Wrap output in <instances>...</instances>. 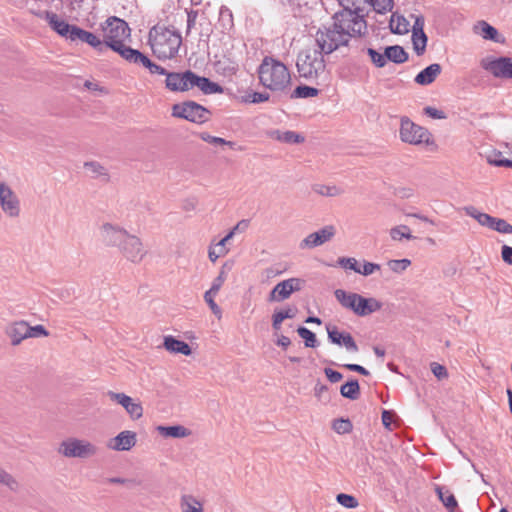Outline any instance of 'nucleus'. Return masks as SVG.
I'll use <instances>...</instances> for the list:
<instances>
[{"label":"nucleus","instance_id":"37998d69","mask_svg":"<svg viewBox=\"0 0 512 512\" xmlns=\"http://www.w3.org/2000/svg\"><path fill=\"white\" fill-rule=\"evenodd\" d=\"M413 47L417 55H422L426 49L427 36L424 32H412Z\"/></svg>","mask_w":512,"mask_h":512},{"label":"nucleus","instance_id":"f257e3e1","mask_svg":"<svg viewBox=\"0 0 512 512\" xmlns=\"http://www.w3.org/2000/svg\"><path fill=\"white\" fill-rule=\"evenodd\" d=\"M349 13H335L330 23L321 25L315 34V42L326 55L341 47L348 46L350 40L367 33V23L348 18Z\"/></svg>","mask_w":512,"mask_h":512},{"label":"nucleus","instance_id":"aec40b11","mask_svg":"<svg viewBox=\"0 0 512 512\" xmlns=\"http://www.w3.org/2000/svg\"><path fill=\"white\" fill-rule=\"evenodd\" d=\"M45 17L55 32H57L60 36L65 37L66 39L74 41V29H77L78 26L70 25L65 20L60 19L58 15L53 12L47 11L45 13Z\"/></svg>","mask_w":512,"mask_h":512},{"label":"nucleus","instance_id":"412c9836","mask_svg":"<svg viewBox=\"0 0 512 512\" xmlns=\"http://www.w3.org/2000/svg\"><path fill=\"white\" fill-rule=\"evenodd\" d=\"M136 442V433L130 430H125L110 439L107 446L114 451H129L136 445Z\"/></svg>","mask_w":512,"mask_h":512},{"label":"nucleus","instance_id":"9d476101","mask_svg":"<svg viewBox=\"0 0 512 512\" xmlns=\"http://www.w3.org/2000/svg\"><path fill=\"white\" fill-rule=\"evenodd\" d=\"M480 66L495 78L512 79V59L510 57L487 56L481 59Z\"/></svg>","mask_w":512,"mask_h":512},{"label":"nucleus","instance_id":"c756f323","mask_svg":"<svg viewBox=\"0 0 512 512\" xmlns=\"http://www.w3.org/2000/svg\"><path fill=\"white\" fill-rule=\"evenodd\" d=\"M127 53L128 54H126V56L123 58L125 61L129 62L130 64L142 66L148 71L154 63L148 56L137 49L132 48L131 50L127 51Z\"/></svg>","mask_w":512,"mask_h":512},{"label":"nucleus","instance_id":"c03bdc74","mask_svg":"<svg viewBox=\"0 0 512 512\" xmlns=\"http://www.w3.org/2000/svg\"><path fill=\"white\" fill-rule=\"evenodd\" d=\"M410 265L411 261L407 258L392 259L387 262L388 268L396 274L403 273Z\"/></svg>","mask_w":512,"mask_h":512},{"label":"nucleus","instance_id":"338daca9","mask_svg":"<svg viewBox=\"0 0 512 512\" xmlns=\"http://www.w3.org/2000/svg\"><path fill=\"white\" fill-rule=\"evenodd\" d=\"M342 367H344L350 371L358 372L364 376H368L370 374L366 368H364L363 366L358 365V364H344V365H342Z\"/></svg>","mask_w":512,"mask_h":512},{"label":"nucleus","instance_id":"864d4df0","mask_svg":"<svg viewBox=\"0 0 512 512\" xmlns=\"http://www.w3.org/2000/svg\"><path fill=\"white\" fill-rule=\"evenodd\" d=\"M337 264L346 270H352L355 273H358L360 263L353 257H340L337 260Z\"/></svg>","mask_w":512,"mask_h":512},{"label":"nucleus","instance_id":"13d9d810","mask_svg":"<svg viewBox=\"0 0 512 512\" xmlns=\"http://www.w3.org/2000/svg\"><path fill=\"white\" fill-rule=\"evenodd\" d=\"M224 267L225 266L221 268L219 275L213 280L212 285L208 291L218 294L227 277Z\"/></svg>","mask_w":512,"mask_h":512},{"label":"nucleus","instance_id":"4d7b16f0","mask_svg":"<svg viewBox=\"0 0 512 512\" xmlns=\"http://www.w3.org/2000/svg\"><path fill=\"white\" fill-rule=\"evenodd\" d=\"M48 334L43 325L29 326L27 323V338L46 337Z\"/></svg>","mask_w":512,"mask_h":512},{"label":"nucleus","instance_id":"a19ab883","mask_svg":"<svg viewBox=\"0 0 512 512\" xmlns=\"http://www.w3.org/2000/svg\"><path fill=\"white\" fill-rule=\"evenodd\" d=\"M219 23L224 31L229 32L234 26L232 11L222 6L219 11Z\"/></svg>","mask_w":512,"mask_h":512},{"label":"nucleus","instance_id":"4c0bfd02","mask_svg":"<svg viewBox=\"0 0 512 512\" xmlns=\"http://www.w3.org/2000/svg\"><path fill=\"white\" fill-rule=\"evenodd\" d=\"M0 486L15 492L19 488V482L11 473L0 467Z\"/></svg>","mask_w":512,"mask_h":512},{"label":"nucleus","instance_id":"f704fd0d","mask_svg":"<svg viewBox=\"0 0 512 512\" xmlns=\"http://www.w3.org/2000/svg\"><path fill=\"white\" fill-rule=\"evenodd\" d=\"M297 309L292 307H287L285 309L275 311L272 315V327L275 331L281 329V324L285 319L294 318L296 315Z\"/></svg>","mask_w":512,"mask_h":512},{"label":"nucleus","instance_id":"5701e85b","mask_svg":"<svg viewBox=\"0 0 512 512\" xmlns=\"http://www.w3.org/2000/svg\"><path fill=\"white\" fill-rule=\"evenodd\" d=\"M5 334L9 337L13 346L19 345L27 339V322L15 321L8 324L5 328Z\"/></svg>","mask_w":512,"mask_h":512},{"label":"nucleus","instance_id":"393cba45","mask_svg":"<svg viewBox=\"0 0 512 512\" xmlns=\"http://www.w3.org/2000/svg\"><path fill=\"white\" fill-rule=\"evenodd\" d=\"M338 2L342 7V10L338 11L337 13H349L351 14V19L355 21L360 19L363 23H367L364 18L363 9L361 6L363 0H338Z\"/></svg>","mask_w":512,"mask_h":512},{"label":"nucleus","instance_id":"58836bf2","mask_svg":"<svg viewBox=\"0 0 512 512\" xmlns=\"http://www.w3.org/2000/svg\"><path fill=\"white\" fill-rule=\"evenodd\" d=\"M390 237L394 241H402L403 239L412 240L414 236L411 229L407 225H398L390 229Z\"/></svg>","mask_w":512,"mask_h":512},{"label":"nucleus","instance_id":"49530a36","mask_svg":"<svg viewBox=\"0 0 512 512\" xmlns=\"http://www.w3.org/2000/svg\"><path fill=\"white\" fill-rule=\"evenodd\" d=\"M270 98L268 93L265 92H251L247 93L245 96L242 97V102L244 103H252V104H258L268 101Z\"/></svg>","mask_w":512,"mask_h":512},{"label":"nucleus","instance_id":"de8ad7c7","mask_svg":"<svg viewBox=\"0 0 512 512\" xmlns=\"http://www.w3.org/2000/svg\"><path fill=\"white\" fill-rule=\"evenodd\" d=\"M363 2L370 4L378 13H385L393 8V0H363Z\"/></svg>","mask_w":512,"mask_h":512},{"label":"nucleus","instance_id":"f3484780","mask_svg":"<svg viewBox=\"0 0 512 512\" xmlns=\"http://www.w3.org/2000/svg\"><path fill=\"white\" fill-rule=\"evenodd\" d=\"M193 72H170L165 78V87L172 92H185L191 89Z\"/></svg>","mask_w":512,"mask_h":512},{"label":"nucleus","instance_id":"473e14b6","mask_svg":"<svg viewBox=\"0 0 512 512\" xmlns=\"http://www.w3.org/2000/svg\"><path fill=\"white\" fill-rule=\"evenodd\" d=\"M386 60L395 64H402L408 60V53L402 46L393 45L385 48Z\"/></svg>","mask_w":512,"mask_h":512},{"label":"nucleus","instance_id":"cd10ccee","mask_svg":"<svg viewBox=\"0 0 512 512\" xmlns=\"http://www.w3.org/2000/svg\"><path fill=\"white\" fill-rule=\"evenodd\" d=\"M435 492L448 512H455L458 507L455 496L446 487L440 485H435Z\"/></svg>","mask_w":512,"mask_h":512},{"label":"nucleus","instance_id":"ea45409f","mask_svg":"<svg viewBox=\"0 0 512 512\" xmlns=\"http://www.w3.org/2000/svg\"><path fill=\"white\" fill-rule=\"evenodd\" d=\"M390 28L393 33L405 34L409 31V22L402 16L392 15Z\"/></svg>","mask_w":512,"mask_h":512},{"label":"nucleus","instance_id":"c9c22d12","mask_svg":"<svg viewBox=\"0 0 512 512\" xmlns=\"http://www.w3.org/2000/svg\"><path fill=\"white\" fill-rule=\"evenodd\" d=\"M340 393L345 398L356 400L360 395V387L358 381L353 379L343 384L340 388Z\"/></svg>","mask_w":512,"mask_h":512},{"label":"nucleus","instance_id":"8fccbe9b","mask_svg":"<svg viewBox=\"0 0 512 512\" xmlns=\"http://www.w3.org/2000/svg\"><path fill=\"white\" fill-rule=\"evenodd\" d=\"M200 138L207 142V143H210V144H213V145H226V146H229L230 148L234 149L235 148V143L232 142V141H227L225 140L224 138H221V137H216V136H212L206 132L204 133H201L200 134Z\"/></svg>","mask_w":512,"mask_h":512},{"label":"nucleus","instance_id":"e433bc0d","mask_svg":"<svg viewBox=\"0 0 512 512\" xmlns=\"http://www.w3.org/2000/svg\"><path fill=\"white\" fill-rule=\"evenodd\" d=\"M273 137L281 142L294 144L304 141V137L293 131H280L273 132Z\"/></svg>","mask_w":512,"mask_h":512},{"label":"nucleus","instance_id":"0eeeda50","mask_svg":"<svg viewBox=\"0 0 512 512\" xmlns=\"http://www.w3.org/2000/svg\"><path fill=\"white\" fill-rule=\"evenodd\" d=\"M58 452L67 458L86 459L94 457L98 448L88 440L70 437L60 443Z\"/></svg>","mask_w":512,"mask_h":512},{"label":"nucleus","instance_id":"09e8293b","mask_svg":"<svg viewBox=\"0 0 512 512\" xmlns=\"http://www.w3.org/2000/svg\"><path fill=\"white\" fill-rule=\"evenodd\" d=\"M336 500L341 506L348 509L357 508L359 505L358 500L354 496L345 493L338 494Z\"/></svg>","mask_w":512,"mask_h":512},{"label":"nucleus","instance_id":"2f4dec72","mask_svg":"<svg viewBox=\"0 0 512 512\" xmlns=\"http://www.w3.org/2000/svg\"><path fill=\"white\" fill-rule=\"evenodd\" d=\"M181 512H203L202 503L191 494H184L180 498Z\"/></svg>","mask_w":512,"mask_h":512},{"label":"nucleus","instance_id":"72a5a7b5","mask_svg":"<svg viewBox=\"0 0 512 512\" xmlns=\"http://www.w3.org/2000/svg\"><path fill=\"white\" fill-rule=\"evenodd\" d=\"M157 430L163 437L184 438L190 435V431L181 425L158 426Z\"/></svg>","mask_w":512,"mask_h":512},{"label":"nucleus","instance_id":"c85d7f7f","mask_svg":"<svg viewBox=\"0 0 512 512\" xmlns=\"http://www.w3.org/2000/svg\"><path fill=\"white\" fill-rule=\"evenodd\" d=\"M164 347L171 353H180L186 356L192 353L190 346L186 342L175 339L173 336H166L164 338Z\"/></svg>","mask_w":512,"mask_h":512},{"label":"nucleus","instance_id":"79ce46f5","mask_svg":"<svg viewBox=\"0 0 512 512\" xmlns=\"http://www.w3.org/2000/svg\"><path fill=\"white\" fill-rule=\"evenodd\" d=\"M314 192L322 196L336 197L343 193V190L338 186H329L323 184H317L313 187Z\"/></svg>","mask_w":512,"mask_h":512},{"label":"nucleus","instance_id":"0e129e2a","mask_svg":"<svg viewBox=\"0 0 512 512\" xmlns=\"http://www.w3.org/2000/svg\"><path fill=\"white\" fill-rule=\"evenodd\" d=\"M324 373L331 383H337L343 378V375L340 372L331 368H325Z\"/></svg>","mask_w":512,"mask_h":512},{"label":"nucleus","instance_id":"4be33fe9","mask_svg":"<svg viewBox=\"0 0 512 512\" xmlns=\"http://www.w3.org/2000/svg\"><path fill=\"white\" fill-rule=\"evenodd\" d=\"M472 30L474 34L482 37L484 40H490L500 44H504L506 42V38L485 20L477 21L473 25Z\"/></svg>","mask_w":512,"mask_h":512},{"label":"nucleus","instance_id":"774afa93","mask_svg":"<svg viewBox=\"0 0 512 512\" xmlns=\"http://www.w3.org/2000/svg\"><path fill=\"white\" fill-rule=\"evenodd\" d=\"M107 481L112 484H126V485H135L136 484L135 480L121 478V477H112V478H109Z\"/></svg>","mask_w":512,"mask_h":512},{"label":"nucleus","instance_id":"f8f14e48","mask_svg":"<svg viewBox=\"0 0 512 512\" xmlns=\"http://www.w3.org/2000/svg\"><path fill=\"white\" fill-rule=\"evenodd\" d=\"M118 251L126 260L135 264L140 263L147 255L142 240L134 234H129Z\"/></svg>","mask_w":512,"mask_h":512},{"label":"nucleus","instance_id":"2eb2a0df","mask_svg":"<svg viewBox=\"0 0 512 512\" xmlns=\"http://www.w3.org/2000/svg\"><path fill=\"white\" fill-rule=\"evenodd\" d=\"M107 396L111 401L121 405L133 420L143 416V407L140 402L135 401L125 393L108 391Z\"/></svg>","mask_w":512,"mask_h":512},{"label":"nucleus","instance_id":"39448f33","mask_svg":"<svg viewBox=\"0 0 512 512\" xmlns=\"http://www.w3.org/2000/svg\"><path fill=\"white\" fill-rule=\"evenodd\" d=\"M335 298L345 309L351 310L359 317H365L381 310L383 304L374 297H364L358 293L346 292L337 289L334 292Z\"/></svg>","mask_w":512,"mask_h":512},{"label":"nucleus","instance_id":"680f3d73","mask_svg":"<svg viewBox=\"0 0 512 512\" xmlns=\"http://www.w3.org/2000/svg\"><path fill=\"white\" fill-rule=\"evenodd\" d=\"M228 252L226 248L210 247L208 250V257L211 262H216L220 256L225 255Z\"/></svg>","mask_w":512,"mask_h":512},{"label":"nucleus","instance_id":"5fc2aeb1","mask_svg":"<svg viewBox=\"0 0 512 512\" xmlns=\"http://www.w3.org/2000/svg\"><path fill=\"white\" fill-rule=\"evenodd\" d=\"M319 93L318 89L310 86H298L294 92L293 96L296 98H309L317 96Z\"/></svg>","mask_w":512,"mask_h":512},{"label":"nucleus","instance_id":"4468645a","mask_svg":"<svg viewBox=\"0 0 512 512\" xmlns=\"http://www.w3.org/2000/svg\"><path fill=\"white\" fill-rule=\"evenodd\" d=\"M129 234L126 229L117 224L107 222L100 227L101 240L108 247L119 249Z\"/></svg>","mask_w":512,"mask_h":512},{"label":"nucleus","instance_id":"423d86ee","mask_svg":"<svg viewBox=\"0 0 512 512\" xmlns=\"http://www.w3.org/2000/svg\"><path fill=\"white\" fill-rule=\"evenodd\" d=\"M324 54L319 48L318 50L301 51L296 62L299 75L308 80L318 79L324 75L326 70Z\"/></svg>","mask_w":512,"mask_h":512},{"label":"nucleus","instance_id":"6ab92c4d","mask_svg":"<svg viewBox=\"0 0 512 512\" xmlns=\"http://www.w3.org/2000/svg\"><path fill=\"white\" fill-rule=\"evenodd\" d=\"M335 235V228L332 225L325 226L322 229L309 234L301 243L300 248H314L320 246L333 238Z\"/></svg>","mask_w":512,"mask_h":512},{"label":"nucleus","instance_id":"b1692460","mask_svg":"<svg viewBox=\"0 0 512 512\" xmlns=\"http://www.w3.org/2000/svg\"><path fill=\"white\" fill-rule=\"evenodd\" d=\"M74 30V41L80 40L83 43H87L98 52L105 51V43L103 42V39H101L99 36L95 35L92 32L83 30L79 27Z\"/></svg>","mask_w":512,"mask_h":512},{"label":"nucleus","instance_id":"e2e57ef3","mask_svg":"<svg viewBox=\"0 0 512 512\" xmlns=\"http://www.w3.org/2000/svg\"><path fill=\"white\" fill-rule=\"evenodd\" d=\"M424 113L433 119H445L446 118V115L443 111L438 110L431 106L425 107Z\"/></svg>","mask_w":512,"mask_h":512},{"label":"nucleus","instance_id":"052dcab7","mask_svg":"<svg viewBox=\"0 0 512 512\" xmlns=\"http://www.w3.org/2000/svg\"><path fill=\"white\" fill-rule=\"evenodd\" d=\"M430 367H431L432 373L434 374V376L437 379L442 380V379H445L448 377V372H447V369L445 366H443L437 362H432L430 364Z\"/></svg>","mask_w":512,"mask_h":512},{"label":"nucleus","instance_id":"20e7f679","mask_svg":"<svg viewBox=\"0 0 512 512\" xmlns=\"http://www.w3.org/2000/svg\"><path fill=\"white\" fill-rule=\"evenodd\" d=\"M260 83L274 92H283L291 84L288 68L280 61L265 57L258 68Z\"/></svg>","mask_w":512,"mask_h":512},{"label":"nucleus","instance_id":"3c124183","mask_svg":"<svg viewBox=\"0 0 512 512\" xmlns=\"http://www.w3.org/2000/svg\"><path fill=\"white\" fill-rule=\"evenodd\" d=\"M380 269V264L364 260L362 263H360L358 274L367 277L378 272Z\"/></svg>","mask_w":512,"mask_h":512},{"label":"nucleus","instance_id":"6e6552de","mask_svg":"<svg viewBox=\"0 0 512 512\" xmlns=\"http://www.w3.org/2000/svg\"><path fill=\"white\" fill-rule=\"evenodd\" d=\"M466 215L474 218L481 226L488 227L491 230L502 234H512V225L505 219L493 217L487 213L480 212L474 206L463 208Z\"/></svg>","mask_w":512,"mask_h":512},{"label":"nucleus","instance_id":"a211bd4d","mask_svg":"<svg viewBox=\"0 0 512 512\" xmlns=\"http://www.w3.org/2000/svg\"><path fill=\"white\" fill-rule=\"evenodd\" d=\"M328 339L331 343L343 346L348 352L356 353L359 351L358 345L348 332H341L336 326H326Z\"/></svg>","mask_w":512,"mask_h":512},{"label":"nucleus","instance_id":"bb28decb","mask_svg":"<svg viewBox=\"0 0 512 512\" xmlns=\"http://www.w3.org/2000/svg\"><path fill=\"white\" fill-rule=\"evenodd\" d=\"M441 71L442 68L440 64H430L416 75L414 81L419 85H429L435 81V79L440 75Z\"/></svg>","mask_w":512,"mask_h":512},{"label":"nucleus","instance_id":"dca6fc26","mask_svg":"<svg viewBox=\"0 0 512 512\" xmlns=\"http://www.w3.org/2000/svg\"><path fill=\"white\" fill-rule=\"evenodd\" d=\"M0 205L2 210L10 217H17L20 213L19 199L5 183H0Z\"/></svg>","mask_w":512,"mask_h":512},{"label":"nucleus","instance_id":"603ef678","mask_svg":"<svg viewBox=\"0 0 512 512\" xmlns=\"http://www.w3.org/2000/svg\"><path fill=\"white\" fill-rule=\"evenodd\" d=\"M216 293H213L211 291H206L204 293V300L208 304L209 308L211 309L212 313L220 319L222 316V310L221 308L216 304L214 301V298L216 297Z\"/></svg>","mask_w":512,"mask_h":512},{"label":"nucleus","instance_id":"a878e982","mask_svg":"<svg viewBox=\"0 0 512 512\" xmlns=\"http://www.w3.org/2000/svg\"><path fill=\"white\" fill-rule=\"evenodd\" d=\"M191 82V89L198 87L206 95L221 93L223 91V88L218 83L212 82L206 77L198 76L194 72Z\"/></svg>","mask_w":512,"mask_h":512},{"label":"nucleus","instance_id":"f03ea898","mask_svg":"<svg viewBox=\"0 0 512 512\" xmlns=\"http://www.w3.org/2000/svg\"><path fill=\"white\" fill-rule=\"evenodd\" d=\"M149 45L153 54L160 60L173 59L182 44L181 34L162 25H156L149 31Z\"/></svg>","mask_w":512,"mask_h":512},{"label":"nucleus","instance_id":"7c9ffc66","mask_svg":"<svg viewBox=\"0 0 512 512\" xmlns=\"http://www.w3.org/2000/svg\"><path fill=\"white\" fill-rule=\"evenodd\" d=\"M84 169L92 178L101 179L102 181L109 180V173L107 169L97 161L85 162Z\"/></svg>","mask_w":512,"mask_h":512},{"label":"nucleus","instance_id":"9b49d317","mask_svg":"<svg viewBox=\"0 0 512 512\" xmlns=\"http://www.w3.org/2000/svg\"><path fill=\"white\" fill-rule=\"evenodd\" d=\"M429 132L413 123L408 118H402L400 126V138L403 142L419 145L429 141Z\"/></svg>","mask_w":512,"mask_h":512},{"label":"nucleus","instance_id":"a18cd8bd","mask_svg":"<svg viewBox=\"0 0 512 512\" xmlns=\"http://www.w3.org/2000/svg\"><path fill=\"white\" fill-rule=\"evenodd\" d=\"M298 335L304 340V344L308 348H314L317 346L316 335L307 329L306 327H299L297 329Z\"/></svg>","mask_w":512,"mask_h":512},{"label":"nucleus","instance_id":"69168bd1","mask_svg":"<svg viewBox=\"0 0 512 512\" xmlns=\"http://www.w3.org/2000/svg\"><path fill=\"white\" fill-rule=\"evenodd\" d=\"M501 257L506 264L512 265V247L503 245L501 248Z\"/></svg>","mask_w":512,"mask_h":512},{"label":"nucleus","instance_id":"bf43d9fd","mask_svg":"<svg viewBox=\"0 0 512 512\" xmlns=\"http://www.w3.org/2000/svg\"><path fill=\"white\" fill-rule=\"evenodd\" d=\"M333 429L339 434H344L350 432L352 425L349 420L338 419L334 421Z\"/></svg>","mask_w":512,"mask_h":512},{"label":"nucleus","instance_id":"7ed1b4c3","mask_svg":"<svg viewBox=\"0 0 512 512\" xmlns=\"http://www.w3.org/2000/svg\"><path fill=\"white\" fill-rule=\"evenodd\" d=\"M101 31L105 50L110 48L124 58L127 51L132 49L129 46L132 41L131 29L124 20L115 16L109 17L101 24Z\"/></svg>","mask_w":512,"mask_h":512},{"label":"nucleus","instance_id":"6e6d98bb","mask_svg":"<svg viewBox=\"0 0 512 512\" xmlns=\"http://www.w3.org/2000/svg\"><path fill=\"white\" fill-rule=\"evenodd\" d=\"M367 53L370 56L371 61L373 62V64L376 67L382 68L386 65V63H387L386 51H384V53H379L376 50H374L373 48H368Z\"/></svg>","mask_w":512,"mask_h":512},{"label":"nucleus","instance_id":"1a4fd4ad","mask_svg":"<svg viewBox=\"0 0 512 512\" xmlns=\"http://www.w3.org/2000/svg\"><path fill=\"white\" fill-rule=\"evenodd\" d=\"M172 115L190 122L203 123L208 120L209 111L196 102L188 101L174 104L172 107Z\"/></svg>","mask_w":512,"mask_h":512},{"label":"nucleus","instance_id":"ddd939ff","mask_svg":"<svg viewBox=\"0 0 512 512\" xmlns=\"http://www.w3.org/2000/svg\"><path fill=\"white\" fill-rule=\"evenodd\" d=\"M303 280L300 278H289L279 282L269 293V302H283L290 298L292 293L302 289Z\"/></svg>","mask_w":512,"mask_h":512}]
</instances>
